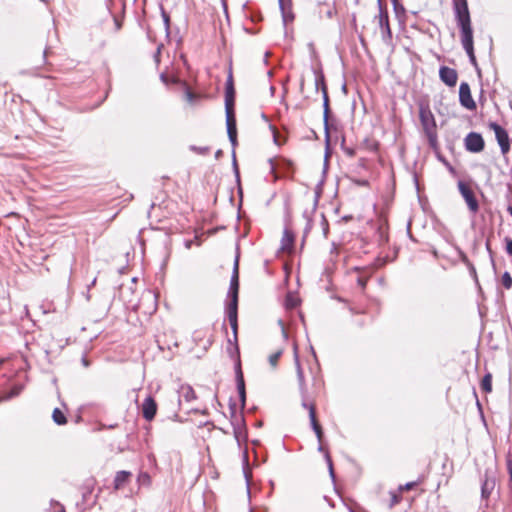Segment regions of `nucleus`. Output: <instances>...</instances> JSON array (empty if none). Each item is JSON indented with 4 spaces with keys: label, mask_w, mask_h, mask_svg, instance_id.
<instances>
[{
    "label": "nucleus",
    "mask_w": 512,
    "mask_h": 512,
    "mask_svg": "<svg viewBox=\"0 0 512 512\" xmlns=\"http://www.w3.org/2000/svg\"><path fill=\"white\" fill-rule=\"evenodd\" d=\"M454 13L458 26L461 30V43L469 56L470 62L476 65V57L473 47V30L471 26L470 13L466 0H454Z\"/></svg>",
    "instance_id": "obj_1"
},
{
    "label": "nucleus",
    "mask_w": 512,
    "mask_h": 512,
    "mask_svg": "<svg viewBox=\"0 0 512 512\" xmlns=\"http://www.w3.org/2000/svg\"><path fill=\"white\" fill-rule=\"evenodd\" d=\"M238 292H239V256L237 255L234 261L233 273L230 281V288L228 297L230 302L228 304H234L238 306Z\"/></svg>",
    "instance_id": "obj_2"
},
{
    "label": "nucleus",
    "mask_w": 512,
    "mask_h": 512,
    "mask_svg": "<svg viewBox=\"0 0 512 512\" xmlns=\"http://www.w3.org/2000/svg\"><path fill=\"white\" fill-rule=\"evenodd\" d=\"M489 126L495 133L501 152L506 154L510 149L509 137L506 130L495 122L490 123Z\"/></svg>",
    "instance_id": "obj_3"
},
{
    "label": "nucleus",
    "mask_w": 512,
    "mask_h": 512,
    "mask_svg": "<svg viewBox=\"0 0 512 512\" xmlns=\"http://www.w3.org/2000/svg\"><path fill=\"white\" fill-rule=\"evenodd\" d=\"M459 101L460 104L468 110L476 108L475 101L472 98L470 86L466 82H462L459 87Z\"/></svg>",
    "instance_id": "obj_4"
},
{
    "label": "nucleus",
    "mask_w": 512,
    "mask_h": 512,
    "mask_svg": "<svg viewBox=\"0 0 512 512\" xmlns=\"http://www.w3.org/2000/svg\"><path fill=\"white\" fill-rule=\"evenodd\" d=\"M465 146L468 151L478 153L484 149V140L480 134L471 132L465 138Z\"/></svg>",
    "instance_id": "obj_5"
},
{
    "label": "nucleus",
    "mask_w": 512,
    "mask_h": 512,
    "mask_svg": "<svg viewBox=\"0 0 512 512\" xmlns=\"http://www.w3.org/2000/svg\"><path fill=\"white\" fill-rule=\"evenodd\" d=\"M378 24L381 29L382 38L384 41L391 39L392 32L389 25V17L387 11H385L381 6H379V14L377 16Z\"/></svg>",
    "instance_id": "obj_6"
},
{
    "label": "nucleus",
    "mask_w": 512,
    "mask_h": 512,
    "mask_svg": "<svg viewBox=\"0 0 512 512\" xmlns=\"http://www.w3.org/2000/svg\"><path fill=\"white\" fill-rule=\"evenodd\" d=\"M421 122L423 125V128L429 137L430 141L432 142L435 138V129L436 124L433 115L431 112H421L420 114Z\"/></svg>",
    "instance_id": "obj_7"
},
{
    "label": "nucleus",
    "mask_w": 512,
    "mask_h": 512,
    "mask_svg": "<svg viewBox=\"0 0 512 512\" xmlns=\"http://www.w3.org/2000/svg\"><path fill=\"white\" fill-rule=\"evenodd\" d=\"M439 77L449 87H454L458 80L456 70L447 66L440 67Z\"/></svg>",
    "instance_id": "obj_8"
},
{
    "label": "nucleus",
    "mask_w": 512,
    "mask_h": 512,
    "mask_svg": "<svg viewBox=\"0 0 512 512\" xmlns=\"http://www.w3.org/2000/svg\"><path fill=\"white\" fill-rule=\"evenodd\" d=\"M459 190L465 199L469 209L475 213L478 210V202L474 197L473 191L463 183H459Z\"/></svg>",
    "instance_id": "obj_9"
},
{
    "label": "nucleus",
    "mask_w": 512,
    "mask_h": 512,
    "mask_svg": "<svg viewBox=\"0 0 512 512\" xmlns=\"http://www.w3.org/2000/svg\"><path fill=\"white\" fill-rule=\"evenodd\" d=\"M294 361H295V366H296V373H297L299 389H300L302 397H304L307 394V387L305 384L304 372H303V369H302L300 361H299V356H298L296 346H294Z\"/></svg>",
    "instance_id": "obj_10"
},
{
    "label": "nucleus",
    "mask_w": 512,
    "mask_h": 512,
    "mask_svg": "<svg viewBox=\"0 0 512 512\" xmlns=\"http://www.w3.org/2000/svg\"><path fill=\"white\" fill-rule=\"evenodd\" d=\"M156 412H157V404L151 396H148L142 404L143 417L147 421H151L155 417Z\"/></svg>",
    "instance_id": "obj_11"
},
{
    "label": "nucleus",
    "mask_w": 512,
    "mask_h": 512,
    "mask_svg": "<svg viewBox=\"0 0 512 512\" xmlns=\"http://www.w3.org/2000/svg\"><path fill=\"white\" fill-rule=\"evenodd\" d=\"M236 382H237V389L239 393V398L241 401V406H245L246 402V391H245V382L243 378V373L240 367V363L237 364L236 367Z\"/></svg>",
    "instance_id": "obj_12"
},
{
    "label": "nucleus",
    "mask_w": 512,
    "mask_h": 512,
    "mask_svg": "<svg viewBox=\"0 0 512 512\" xmlns=\"http://www.w3.org/2000/svg\"><path fill=\"white\" fill-rule=\"evenodd\" d=\"M227 133L230 142L233 146L237 143V130H236V119L235 115L226 116Z\"/></svg>",
    "instance_id": "obj_13"
},
{
    "label": "nucleus",
    "mask_w": 512,
    "mask_h": 512,
    "mask_svg": "<svg viewBox=\"0 0 512 512\" xmlns=\"http://www.w3.org/2000/svg\"><path fill=\"white\" fill-rule=\"evenodd\" d=\"M237 311L238 306H234V304L227 305V316L230 323V326L233 330L235 339L237 338Z\"/></svg>",
    "instance_id": "obj_14"
},
{
    "label": "nucleus",
    "mask_w": 512,
    "mask_h": 512,
    "mask_svg": "<svg viewBox=\"0 0 512 512\" xmlns=\"http://www.w3.org/2000/svg\"><path fill=\"white\" fill-rule=\"evenodd\" d=\"M309 418H310L312 429L314 430V432H315V434L317 436L318 441L321 442L322 441V437H323V431H322V428H321L320 424L318 423V421L316 419L315 406H310L309 407Z\"/></svg>",
    "instance_id": "obj_15"
},
{
    "label": "nucleus",
    "mask_w": 512,
    "mask_h": 512,
    "mask_svg": "<svg viewBox=\"0 0 512 512\" xmlns=\"http://www.w3.org/2000/svg\"><path fill=\"white\" fill-rule=\"evenodd\" d=\"M131 477V473L128 471H119L117 472L114 479V487L115 489H121Z\"/></svg>",
    "instance_id": "obj_16"
},
{
    "label": "nucleus",
    "mask_w": 512,
    "mask_h": 512,
    "mask_svg": "<svg viewBox=\"0 0 512 512\" xmlns=\"http://www.w3.org/2000/svg\"><path fill=\"white\" fill-rule=\"evenodd\" d=\"M293 241H294L293 234L289 230L286 229L283 232V236H282V240H281V243H282L281 248H282V250L290 251L291 248H292Z\"/></svg>",
    "instance_id": "obj_17"
},
{
    "label": "nucleus",
    "mask_w": 512,
    "mask_h": 512,
    "mask_svg": "<svg viewBox=\"0 0 512 512\" xmlns=\"http://www.w3.org/2000/svg\"><path fill=\"white\" fill-rule=\"evenodd\" d=\"M322 94H323V108H324V125L325 129H328V115H329V98H328V92L327 87L322 88Z\"/></svg>",
    "instance_id": "obj_18"
},
{
    "label": "nucleus",
    "mask_w": 512,
    "mask_h": 512,
    "mask_svg": "<svg viewBox=\"0 0 512 512\" xmlns=\"http://www.w3.org/2000/svg\"><path fill=\"white\" fill-rule=\"evenodd\" d=\"M279 6H280V9L282 12V18H283L284 24H287L289 21H292L294 16H293L292 12L290 11V9L287 8L286 1L279 0Z\"/></svg>",
    "instance_id": "obj_19"
},
{
    "label": "nucleus",
    "mask_w": 512,
    "mask_h": 512,
    "mask_svg": "<svg viewBox=\"0 0 512 512\" xmlns=\"http://www.w3.org/2000/svg\"><path fill=\"white\" fill-rule=\"evenodd\" d=\"M225 110H226V116L234 115V94H230L229 91H226Z\"/></svg>",
    "instance_id": "obj_20"
},
{
    "label": "nucleus",
    "mask_w": 512,
    "mask_h": 512,
    "mask_svg": "<svg viewBox=\"0 0 512 512\" xmlns=\"http://www.w3.org/2000/svg\"><path fill=\"white\" fill-rule=\"evenodd\" d=\"M52 418L53 421L58 425H64L67 422L66 416L59 408H55L53 410Z\"/></svg>",
    "instance_id": "obj_21"
},
{
    "label": "nucleus",
    "mask_w": 512,
    "mask_h": 512,
    "mask_svg": "<svg viewBox=\"0 0 512 512\" xmlns=\"http://www.w3.org/2000/svg\"><path fill=\"white\" fill-rule=\"evenodd\" d=\"M180 393L181 397H183L187 402H190L196 398L195 392L190 386H183Z\"/></svg>",
    "instance_id": "obj_22"
},
{
    "label": "nucleus",
    "mask_w": 512,
    "mask_h": 512,
    "mask_svg": "<svg viewBox=\"0 0 512 512\" xmlns=\"http://www.w3.org/2000/svg\"><path fill=\"white\" fill-rule=\"evenodd\" d=\"M481 389L484 392H487V393L491 392V390H492V376H491V374H486L482 378Z\"/></svg>",
    "instance_id": "obj_23"
},
{
    "label": "nucleus",
    "mask_w": 512,
    "mask_h": 512,
    "mask_svg": "<svg viewBox=\"0 0 512 512\" xmlns=\"http://www.w3.org/2000/svg\"><path fill=\"white\" fill-rule=\"evenodd\" d=\"M315 86L316 89L326 87L324 75L321 71H315Z\"/></svg>",
    "instance_id": "obj_24"
},
{
    "label": "nucleus",
    "mask_w": 512,
    "mask_h": 512,
    "mask_svg": "<svg viewBox=\"0 0 512 512\" xmlns=\"http://www.w3.org/2000/svg\"><path fill=\"white\" fill-rule=\"evenodd\" d=\"M282 353H283V350L279 349L269 356V363L273 368H275L277 366L278 360L281 357Z\"/></svg>",
    "instance_id": "obj_25"
},
{
    "label": "nucleus",
    "mask_w": 512,
    "mask_h": 512,
    "mask_svg": "<svg viewBox=\"0 0 512 512\" xmlns=\"http://www.w3.org/2000/svg\"><path fill=\"white\" fill-rule=\"evenodd\" d=\"M501 283L506 289L512 287V277L509 272H505L501 277Z\"/></svg>",
    "instance_id": "obj_26"
},
{
    "label": "nucleus",
    "mask_w": 512,
    "mask_h": 512,
    "mask_svg": "<svg viewBox=\"0 0 512 512\" xmlns=\"http://www.w3.org/2000/svg\"><path fill=\"white\" fill-rule=\"evenodd\" d=\"M138 482L141 484V485H149L150 482H151V478L149 476L148 473L146 472H141L138 476Z\"/></svg>",
    "instance_id": "obj_27"
},
{
    "label": "nucleus",
    "mask_w": 512,
    "mask_h": 512,
    "mask_svg": "<svg viewBox=\"0 0 512 512\" xmlns=\"http://www.w3.org/2000/svg\"><path fill=\"white\" fill-rule=\"evenodd\" d=\"M190 150L198 153V154H202V155H205L209 152V148L208 147H197V146H190Z\"/></svg>",
    "instance_id": "obj_28"
},
{
    "label": "nucleus",
    "mask_w": 512,
    "mask_h": 512,
    "mask_svg": "<svg viewBox=\"0 0 512 512\" xmlns=\"http://www.w3.org/2000/svg\"><path fill=\"white\" fill-rule=\"evenodd\" d=\"M325 458H326V461H327V464H328L329 473H330L331 477L334 478L333 464H332V460H331V458H330L328 453L325 454Z\"/></svg>",
    "instance_id": "obj_29"
},
{
    "label": "nucleus",
    "mask_w": 512,
    "mask_h": 512,
    "mask_svg": "<svg viewBox=\"0 0 512 512\" xmlns=\"http://www.w3.org/2000/svg\"><path fill=\"white\" fill-rule=\"evenodd\" d=\"M401 500V496L396 494V493H391V502H390V507H393L395 506L396 504H398Z\"/></svg>",
    "instance_id": "obj_30"
},
{
    "label": "nucleus",
    "mask_w": 512,
    "mask_h": 512,
    "mask_svg": "<svg viewBox=\"0 0 512 512\" xmlns=\"http://www.w3.org/2000/svg\"><path fill=\"white\" fill-rule=\"evenodd\" d=\"M20 390H21L20 388H14L9 394H7L6 396L2 397L3 400H8V399H11L14 396H17L20 393Z\"/></svg>",
    "instance_id": "obj_31"
},
{
    "label": "nucleus",
    "mask_w": 512,
    "mask_h": 512,
    "mask_svg": "<svg viewBox=\"0 0 512 512\" xmlns=\"http://www.w3.org/2000/svg\"><path fill=\"white\" fill-rule=\"evenodd\" d=\"M415 486H416V482H409V483H406L405 485L399 486V491L402 492L404 490H410V489L414 488Z\"/></svg>",
    "instance_id": "obj_32"
},
{
    "label": "nucleus",
    "mask_w": 512,
    "mask_h": 512,
    "mask_svg": "<svg viewBox=\"0 0 512 512\" xmlns=\"http://www.w3.org/2000/svg\"><path fill=\"white\" fill-rule=\"evenodd\" d=\"M226 91H229L230 94H234L232 75H229V78L227 81V86H226Z\"/></svg>",
    "instance_id": "obj_33"
},
{
    "label": "nucleus",
    "mask_w": 512,
    "mask_h": 512,
    "mask_svg": "<svg viewBox=\"0 0 512 512\" xmlns=\"http://www.w3.org/2000/svg\"><path fill=\"white\" fill-rule=\"evenodd\" d=\"M505 242H506V252L510 256H512V239L506 238Z\"/></svg>",
    "instance_id": "obj_34"
},
{
    "label": "nucleus",
    "mask_w": 512,
    "mask_h": 512,
    "mask_svg": "<svg viewBox=\"0 0 512 512\" xmlns=\"http://www.w3.org/2000/svg\"><path fill=\"white\" fill-rule=\"evenodd\" d=\"M196 98H197V96L194 93H192L191 91L186 92V100L189 103H193Z\"/></svg>",
    "instance_id": "obj_35"
},
{
    "label": "nucleus",
    "mask_w": 512,
    "mask_h": 512,
    "mask_svg": "<svg viewBox=\"0 0 512 512\" xmlns=\"http://www.w3.org/2000/svg\"><path fill=\"white\" fill-rule=\"evenodd\" d=\"M162 17H163V21H164V24H165V28H166V30H168L170 19H169L168 14L164 10H162Z\"/></svg>",
    "instance_id": "obj_36"
},
{
    "label": "nucleus",
    "mask_w": 512,
    "mask_h": 512,
    "mask_svg": "<svg viewBox=\"0 0 512 512\" xmlns=\"http://www.w3.org/2000/svg\"><path fill=\"white\" fill-rule=\"evenodd\" d=\"M302 398H303V401H302V407H303V408H306V409H308V410H309V407H310V406H314L313 404H308V403L306 402V395H305L304 397H302Z\"/></svg>",
    "instance_id": "obj_37"
},
{
    "label": "nucleus",
    "mask_w": 512,
    "mask_h": 512,
    "mask_svg": "<svg viewBox=\"0 0 512 512\" xmlns=\"http://www.w3.org/2000/svg\"><path fill=\"white\" fill-rule=\"evenodd\" d=\"M487 486H488V482H485V483H484V485H483V487H482V495H483L484 497L488 495V492H487V491H488V488H487Z\"/></svg>",
    "instance_id": "obj_38"
},
{
    "label": "nucleus",
    "mask_w": 512,
    "mask_h": 512,
    "mask_svg": "<svg viewBox=\"0 0 512 512\" xmlns=\"http://www.w3.org/2000/svg\"><path fill=\"white\" fill-rule=\"evenodd\" d=\"M193 241L192 240H186L184 245L186 249H190Z\"/></svg>",
    "instance_id": "obj_39"
},
{
    "label": "nucleus",
    "mask_w": 512,
    "mask_h": 512,
    "mask_svg": "<svg viewBox=\"0 0 512 512\" xmlns=\"http://www.w3.org/2000/svg\"><path fill=\"white\" fill-rule=\"evenodd\" d=\"M358 284L363 289L365 287V285H366V282L363 279L359 278L358 279Z\"/></svg>",
    "instance_id": "obj_40"
},
{
    "label": "nucleus",
    "mask_w": 512,
    "mask_h": 512,
    "mask_svg": "<svg viewBox=\"0 0 512 512\" xmlns=\"http://www.w3.org/2000/svg\"><path fill=\"white\" fill-rule=\"evenodd\" d=\"M160 51H161V47H158L156 55H155V58H156L157 61H158V57L160 55Z\"/></svg>",
    "instance_id": "obj_41"
},
{
    "label": "nucleus",
    "mask_w": 512,
    "mask_h": 512,
    "mask_svg": "<svg viewBox=\"0 0 512 512\" xmlns=\"http://www.w3.org/2000/svg\"><path fill=\"white\" fill-rule=\"evenodd\" d=\"M509 474H510V478L512 480V464H509Z\"/></svg>",
    "instance_id": "obj_42"
},
{
    "label": "nucleus",
    "mask_w": 512,
    "mask_h": 512,
    "mask_svg": "<svg viewBox=\"0 0 512 512\" xmlns=\"http://www.w3.org/2000/svg\"><path fill=\"white\" fill-rule=\"evenodd\" d=\"M115 24H116V28L117 29H120L121 27V24L118 22V20L115 19Z\"/></svg>",
    "instance_id": "obj_43"
},
{
    "label": "nucleus",
    "mask_w": 512,
    "mask_h": 512,
    "mask_svg": "<svg viewBox=\"0 0 512 512\" xmlns=\"http://www.w3.org/2000/svg\"><path fill=\"white\" fill-rule=\"evenodd\" d=\"M95 283H96V278H94V279H93V281H92V282H91V284L89 285V288H90L91 286L95 285Z\"/></svg>",
    "instance_id": "obj_44"
},
{
    "label": "nucleus",
    "mask_w": 512,
    "mask_h": 512,
    "mask_svg": "<svg viewBox=\"0 0 512 512\" xmlns=\"http://www.w3.org/2000/svg\"><path fill=\"white\" fill-rule=\"evenodd\" d=\"M220 155H221V150H218V151L216 152V157L218 158Z\"/></svg>",
    "instance_id": "obj_45"
},
{
    "label": "nucleus",
    "mask_w": 512,
    "mask_h": 512,
    "mask_svg": "<svg viewBox=\"0 0 512 512\" xmlns=\"http://www.w3.org/2000/svg\"><path fill=\"white\" fill-rule=\"evenodd\" d=\"M282 333H283L284 337H286V333H285V330L283 327H282Z\"/></svg>",
    "instance_id": "obj_46"
},
{
    "label": "nucleus",
    "mask_w": 512,
    "mask_h": 512,
    "mask_svg": "<svg viewBox=\"0 0 512 512\" xmlns=\"http://www.w3.org/2000/svg\"><path fill=\"white\" fill-rule=\"evenodd\" d=\"M83 363H84L85 366L88 365V362L85 359H83Z\"/></svg>",
    "instance_id": "obj_47"
},
{
    "label": "nucleus",
    "mask_w": 512,
    "mask_h": 512,
    "mask_svg": "<svg viewBox=\"0 0 512 512\" xmlns=\"http://www.w3.org/2000/svg\"><path fill=\"white\" fill-rule=\"evenodd\" d=\"M268 56H269V53H268V52H266V54H265V60L267 59V57H268Z\"/></svg>",
    "instance_id": "obj_48"
},
{
    "label": "nucleus",
    "mask_w": 512,
    "mask_h": 512,
    "mask_svg": "<svg viewBox=\"0 0 512 512\" xmlns=\"http://www.w3.org/2000/svg\"><path fill=\"white\" fill-rule=\"evenodd\" d=\"M319 451H323V447L321 445L319 446Z\"/></svg>",
    "instance_id": "obj_49"
},
{
    "label": "nucleus",
    "mask_w": 512,
    "mask_h": 512,
    "mask_svg": "<svg viewBox=\"0 0 512 512\" xmlns=\"http://www.w3.org/2000/svg\"><path fill=\"white\" fill-rule=\"evenodd\" d=\"M2 400H3V398L0 399V401H2Z\"/></svg>",
    "instance_id": "obj_50"
}]
</instances>
